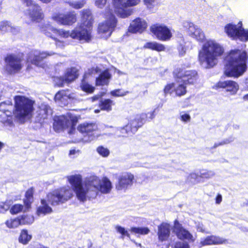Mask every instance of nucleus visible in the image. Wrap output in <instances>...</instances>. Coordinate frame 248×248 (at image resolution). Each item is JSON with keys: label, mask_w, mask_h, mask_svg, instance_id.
Listing matches in <instances>:
<instances>
[{"label": "nucleus", "mask_w": 248, "mask_h": 248, "mask_svg": "<svg viewBox=\"0 0 248 248\" xmlns=\"http://www.w3.org/2000/svg\"><path fill=\"white\" fill-rule=\"evenodd\" d=\"M68 180L77 198L82 202L86 201L87 198H95L99 192L102 194H108L112 188L111 181L106 177H103L101 181L96 176H91L85 179L83 184L80 174L69 176Z\"/></svg>", "instance_id": "nucleus-1"}, {"label": "nucleus", "mask_w": 248, "mask_h": 248, "mask_svg": "<svg viewBox=\"0 0 248 248\" xmlns=\"http://www.w3.org/2000/svg\"><path fill=\"white\" fill-rule=\"evenodd\" d=\"M82 23L71 32L62 30H57L49 23L41 25V31L46 36L56 40V37L60 36L63 38L70 36L73 39L88 41L91 39V31L93 24L91 12L89 9H84L81 12Z\"/></svg>", "instance_id": "nucleus-2"}, {"label": "nucleus", "mask_w": 248, "mask_h": 248, "mask_svg": "<svg viewBox=\"0 0 248 248\" xmlns=\"http://www.w3.org/2000/svg\"><path fill=\"white\" fill-rule=\"evenodd\" d=\"M247 53L245 50L235 49L230 51L225 58L224 73L228 77L238 78L247 69Z\"/></svg>", "instance_id": "nucleus-3"}, {"label": "nucleus", "mask_w": 248, "mask_h": 248, "mask_svg": "<svg viewBox=\"0 0 248 248\" xmlns=\"http://www.w3.org/2000/svg\"><path fill=\"white\" fill-rule=\"evenodd\" d=\"M224 52L222 46L213 40L207 41L199 52L201 64L206 68L213 67L217 62V57Z\"/></svg>", "instance_id": "nucleus-4"}, {"label": "nucleus", "mask_w": 248, "mask_h": 248, "mask_svg": "<svg viewBox=\"0 0 248 248\" xmlns=\"http://www.w3.org/2000/svg\"><path fill=\"white\" fill-rule=\"evenodd\" d=\"M34 103V101L27 97L16 95V122L24 124L31 119Z\"/></svg>", "instance_id": "nucleus-5"}, {"label": "nucleus", "mask_w": 248, "mask_h": 248, "mask_svg": "<svg viewBox=\"0 0 248 248\" xmlns=\"http://www.w3.org/2000/svg\"><path fill=\"white\" fill-rule=\"evenodd\" d=\"M16 103V96L13 97ZM16 104L13 105L11 102L7 101L0 103V122L4 126L13 127L16 120Z\"/></svg>", "instance_id": "nucleus-6"}, {"label": "nucleus", "mask_w": 248, "mask_h": 248, "mask_svg": "<svg viewBox=\"0 0 248 248\" xmlns=\"http://www.w3.org/2000/svg\"><path fill=\"white\" fill-rule=\"evenodd\" d=\"M72 196L71 190L63 187L48 193L47 195V200L52 206H56L67 201Z\"/></svg>", "instance_id": "nucleus-7"}, {"label": "nucleus", "mask_w": 248, "mask_h": 248, "mask_svg": "<svg viewBox=\"0 0 248 248\" xmlns=\"http://www.w3.org/2000/svg\"><path fill=\"white\" fill-rule=\"evenodd\" d=\"M225 31L227 35L234 40L241 41H248V30L242 27V23L239 22L237 25L228 24L225 27Z\"/></svg>", "instance_id": "nucleus-8"}, {"label": "nucleus", "mask_w": 248, "mask_h": 248, "mask_svg": "<svg viewBox=\"0 0 248 248\" xmlns=\"http://www.w3.org/2000/svg\"><path fill=\"white\" fill-rule=\"evenodd\" d=\"M140 2V0H113L115 12L122 18L127 17L132 14V10L126 8L137 5Z\"/></svg>", "instance_id": "nucleus-9"}, {"label": "nucleus", "mask_w": 248, "mask_h": 248, "mask_svg": "<svg viewBox=\"0 0 248 248\" xmlns=\"http://www.w3.org/2000/svg\"><path fill=\"white\" fill-rule=\"evenodd\" d=\"M173 74L177 78H182L185 84H193L197 79V73L195 70L184 71L181 68H176Z\"/></svg>", "instance_id": "nucleus-10"}, {"label": "nucleus", "mask_w": 248, "mask_h": 248, "mask_svg": "<svg viewBox=\"0 0 248 248\" xmlns=\"http://www.w3.org/2000/svg\"><path fill=\"white\" fill-rule=\"evenodd\" d=\"M150 31L158 40L161 41H168L172 37L170 30L163 24L153 25L150 27Z\"/></svg>", "instance_id": "nucleus-11"}, {"label": "nucleus", "mask_w": 248, "mask_h": 248, "mask_svg": "<svg viewBox=\"0 0 248 248\" xmlns=\"http://www.w3.org/2000/svg\"><path fill=\"white\" fill-rule=\"evenodd\" d=\"M97 129V125L94 123H84L78 127V131L84 137L85 141H91L94 139V132Z\"/></svg>", "instance_id": "nucleus-12"}, {"label": "nucleus", "mask_w": 248, "mask_h": 248, "mask_svg": "<svg viewBox=\"0 0 248 248\" xmlns=\"http://www.w3.org/2000/svg\"><path fill=\"white\" fill-rule=\"evenodd\" d=\"M155 109L150 113H142L140 115H137L134 119L131 120L130 123L127 125L130 126V129L134 134L138 130V128L141 126L145 123L147 119L150 120L155 117Z\"/></svg>", "instance_id": "nucleus-13"}, {"label": "nucleus", "mask_w": 248, "mask_h": 248, "mask_svg": "<svg viewBox=\"0 0 248 248\" xmlns=\"http://www.w3.org/2000/svg\"><path fill=\"white\" fill-rule=\"evenodd\" d=\"M117 20L115 16L110 14L105 22L99 25L98 31L100 33L106 34V37H108L110 36L111 33L114 30Z\"/></svg>", "instance_id": "nucleus-14"}, {"label": "nucleus", "mask_w": 248, "mask_h": 248, "mask_svg": "<svg viewBox=\"0 0 248 248\" xmlns=\"http://www.w3.org/2000/svg\"><path fill=\"white\" fill-rule=\"evenodd\" d=\"M55 54L52 51H40L38 50L31 51L27 59V62H30L36 66H40V62L48 56H51Z\"/></svg>", "instance_id": "nucleus-15"}, {"label": "nucleus", "mask_w": 248, "mask_h": 248, "mask_svg": "<svg viewBox=\"0 0 248 248\" xmlns=\"http://www.w3.org/2000/svg\"><path fill=\"white\" fill-rule=\"evenodd\" d=\"M27 6L29 7L28 14L32 20L39 22L43 17L40 7L32 0H24Z\"/></svg>", "instance_id": "nucleus-16"}, {"label": "nucleus", "mask_w": 248, "mask_h": 248, "mask_svg": "<svg viewBox=\"0 0 248 248\" xmlns=\"http://www.w3.org/2000/svg\"><path fill=\"white\" fill-rule=\"evenodd\" d=\"M134 178V175L130 173H122L118 177L116 188L118 190L126 189L132 185Z\"/></svg>", "instance_id": "nucleus-17"}, {"label": "nucleus", "mask_w": 248, "mask_h": 248, "mask_svg": "<svg viewBox=\"0 0 248 248\" xmlns=\"http://www.w3.org/2000/svg\"><path fill=\"white\" fill-rule=\"evenodd\" d=\"M71 125L73 127V122L67 116L62 115L55 118L53 123L54 129L56 131L65 129Z\"/></svg>", "instance_id": "nucleus-18"}, {"label": "nucleus", "mask_w": 248, "mask_h": 248, "mask_svg": "<svg viewBox=\"0 0 248 248\" xmlns=\"http://www.w3.org/2000/svg\"><path fill=\"white\" fill-rule=\"evenodd\" d=\"M78 71L75 67L68 69L63 77L57 78L56 79L59 80V82L56 81V84L59 87L63 86L64 83L70 82L78 78Z\"/></svg>", "instance_id": "nucleus-19"}, {"label": "nucleus", "mask_w": 248, "mask_h": 248, "mask_svg": "<svg viewBox=\"0 0 248 248\" xmlns=\"http://www.w3.org/2000/svg\"><path fill=\"white\" fill-rule=\"evenodd\" d=\"M52 19L58 23L62 25H70L76 21V15L74 13L67 15L56 14L52 16Z\"/></svg>", "instance_id": "nucleus-20"}, {"label": "nucleus", "mask_w": 248, "mask_h": 248, "mask_svg": "<svg viewBox=\"0 0 248 248\" xmlns=\"http://www.w3.org/2000/svg\"><path fill=\"white\" fill-rule=\"evenodd\" d=\"M33 189L31 188L26 192L25 199L24 200V205L16 204V214L20 211L25 212L31 207V203L33 202Z\"/></svg>", "instance_id": "nucleus-21"}, {"label": "nucleus", "mask_w": 248, "mask_h": 248, "mask_svg": "<svg viewBox=\"0 0 248 248\" xmlns=\"http://www.w3.org/2000/svg\"><path fill=\"white\" fill-rule=\"evenodd\" d=\"M173 232L177 237L181 240L191 239L192 235L186 229L184 228L177 220L174 221Z\"/></svg>", "instance_id": "nucleus-22"}, {"label": "nucleus", "mask_w": 248, "mask_h": 248, "mask_svg": "<svg viewBox=\"0 0 248 248\" xmlns=\"http://www.w3.org/2000/svg\"><path fill=\"white\" fill-rule=\"evenodd\" d=\"M147 27L146 22L141 19L137 18L134 20L131 23L128 28V31L131 33H141Z\"/></svg>", "instance_id": "nucleus-23"}, {"label": "nucleus", "mask_w": 248, "mask_h": 248, "mask_svg": "<svg viewBox=\"0 0 248 248\" xmlns=\"http://www.w3.org/2000/svg\"><path fill=\"white\" fill-rule=\"evenodd\" d=\"M217 88L226 89L227 92L231 94H235L239 89V85L236 82L232 80L220 81L216 85Z\"/></svg>", "instance_id": "nucleus-24"}, {"label": "nucleus", "mask_w": 248, "mask_h": 248, "mask_svg": "<svg viewBox=\"0 0 248 248\" xmlns=\"http://www.w3.org/2000/svg\"><path fill=\"white\" fill-rule=\"evenodd\" d=\"M170 227L169 224L163 222L158 226L157 235L159 241H167L170 236Z\"/></svg>", "instance_id": "nucleus-25"}, {"label": "nucleus", "mask_w": 248, "mask_h": 248, "mask_svg": "<svg viewBox=\"0 0 248 248\" xmlns=\"http://www.w3.org/2000/svg\"><path fill=\"white\" fill-rule=\"evenodd\" d=\"M111 129V133H109V136L114 135L116 137H127L133 134L130 129V126L126 125L123 127H114L110 126Z\"/></svg>", "instance_id": "nucleus-26"}, {"label": "nucleus", "mask_w": 248, "mask_h": 248, "mask_svg": "<svg viewBox=\"0 0 248 248\" xmlns=\"http://www.w3.org/2000/svg\"><path fill=\"white\" fill-rule=\"evenodd\" d=\"M5 65L4 69L9 75H13L16 73V55L8 54L5 58Z\"/></svg>", "instance_id": "nucleus-27"}, {"label": "nucleus", "mask_w": 248, "mask_h": 248, "mask_svg": "<svg viewBox=\"0 0 248 248\" xmlns=\"http://www.w3.org/2000/svg\"><path fill=\"white\" fill-rule=\"evenodd\" d=\"M227 240L222 237L211 235L201 239L200 245L202 246L212 245H219L226 243Z\"/></svg>", "instance_id": "nucleus-28"}, {"label": "nucleus", "mask_w": 248, "mask_h": 248, "mask_svg": "<svg viewBox=\"0 0 248 248\" xmlns=\"http://www.w3.org/2000/svg\"><path fill=\"white\" fill-rule=\"evenodd\" d=\"M49 203L47 200L42 199L41 200L40 205L37 208L36 214L38 216L44 217L46 215L52 213L53 210L49 205Z\"/></svg>", "instance_id": "nucleus-29"}, {"label": "nucleus", "mask_w": 248, "mask_h": 248, "mask_svg": "<svg viewBox=\"0 0 248 248\" xmlns=\"http://www.w3.org/2000/svg\"><path fill=\"white\" fill-rule=\"evenodd\" d=\"M178 46L177 49L179 55L183 56L186 54V50L189 48L192 47L191 43L189 41H186L184 37H180L179 40H178Z\"/></svg>", "instance_id": "nucleus-30"}, {"label": "nucleus", "mask_w": 248, "mask_h": 248, "mask_svg": "<svg viewBox=\"0 0 248 248\" xmlns=\"http://www.w3.org/2000/svg\"><path fill=\"white\" fill-rule=\"evenodd\" d=\"M71 98L70 92L69 90H61L58 92L55 96L56 101H60L66 104L68 103V100Z\"/></svg>", "instance_id": "nucleus-31"}, {"label": "nucleus", "mask_w": 248, "mask_h": 248, "mask_svg": "<svg viewBox=\"0 0 248 248\" xmlns=\"http://www.w3.org/2000/svg\"><path fill=\"white\" fill-rule=\"evenodd\" d=\"M111 75L109 72L108 70H105L96 78V85L103 86L108 84Z\"/></svg>", "instance_id": "nucleus-32"}, {"label": "nucleus", "mask_w": 248, "mask_h": 248, "mask_svg": "<svg viewBox=\"0 0 248 248\" xmlns=\"http://www.w3.org/2000/svg\"><path fill=\"white\" fill-rule=\"evenodd\" d=\"M143 47L157 51H162L165 49V47L163 45L156 42H148L144 45Z\"/></svg>", "instance_id": "nucleus-33"}, {"label": "nucleus", "mask_w": 248, "mask_h": 248, "mask_svg": "<svg viewBox=\"0 0 248 248\" xmlns=\"http://www.w3.org/2000/svg\"><path fill=\"white\" fill-rule=\"evenodd\" d=\"M34 221V217L32 216H28L23 215L18 216L16 217V222L17 221L19 224H30Z\"/></svg>", "instance_id": "nucleus-34"}, {"label": "nucleus", "mask_w": 248, "mask_h": 248, "mask_svg": "<svg viewBox=\"0 0 248 248\" xmlns=\"http://www.w3.org/2000/svg\"><path fill=\"white\" fill-rule=\"evenodd\" d=\"M184 28L187 31V32L189 36L192 37L195 34V31L198 28V26L194 25L191 22L186 21L183 23Z\"/></svg>", "instance_id": "nucleus-35"}, {"label": "nucleus", "mask_w": 248, "mask_h": 248, "mask_svg": "<svg viewBox=\"0 0 248 248\" xmlns=\"http://www.w3.org/2000/svg\"><path fill=\"white\" fill-rule=\"evenodd\" d=\"M13 27L10 22L2 21L0 23V35L12 31Z\"/></svg>", "instance_id": "nucleus-36"}, {"label": "nucleus", "mask_w": 248, "mask_h": 248, "mask_svg": "<svg viewBox=\"0 0 248 248\" xmlns=\"http://www.w3.org/2000/svg\"><path fill=\"white\" fill-rule=\"evenodd\" d=\"M112 101L109 99H102L100 101L99 107L101 109L109 111L111 110Z\"/></svg>", "instance_id": "nucleus-37"}, {"label": "nucleus", "mask_w": 248, "mask_h": 248, "mask_svg": "<svg viewBox=\"0 0 248 248\" xmlns=\"http://www.w3.org/2000/svg\"><path fill=\"white\" fill-rule=\"evenodd\" d=\"M31 236L29 235L28 231L26 230H23L19 237V242L24 245L27 244L31 239Z\"/></svg>", "instance_id": "nucleus-38"}, {"label": "nucleus", "mask_w": 248, "mask_h": 248, "mask_svg": "<svg viewBox=\"0 0 248 248\" xmlns=\"http://www.w3.org/2000/svg\"><path fill=\"white\" fill-rule=\"evenodd\" d=\"M131 233L141 235L147 234L150 232V230L147 227H131L130 229Z\"/></svg>", "instance_id": "nucleus-39"}, {"label": "nucleus", "mask_w": 248, "mask_h": 248, "mask_svg": "<svg viewBox=\"0 0 248 248\" xmlns=\"http://www.w3.org/2000/svg\"><path fill=\"white\" fill-rule=\"evenodd\" d=\"M69 5L72 8L78 9L82 8L85 4V0H79L78 1H70L68 2Z\"/></svg>", "instance_id": "nucleus-40"}, {"label": "nucleus", "mask_w": 248, "mask_h": 248, "mask_svg": "<svg viewBox=\"0 0 248 248\" xmlns=\"http://www.w3.org/2000/svg\"><path fill=\"white\" fill-rule=\"evenodd\" d=\"M80 88L82 90L88 93H92L94 90V87L86 82L85 80L82 81Z\"/></svg>", "instance_id": "nucleus-41"}, {"label": "nucleus", "mask_w": 248, "mask_h": 248, "mask_svg": "<svg viewBox=\"0 0 248 248\" xmlns=\"http://www.w3.org/2000/svg\"><path fill=\"white\" fill-rule=\"evenodd\" d=\"M186 85L183 83L179 84V85L175 88V91L177 95L182 96L184 95L186 92Z\"/></svg>", "instance_id": "nucleus-42"}, {"label": "nucleus", "mask_w": 248, "mask_h": 248, "mask_svg": "<svg viewBox=\"0 0 248 248\" xmlns=\"http://www.w3.org/2000/svg\"><path fill=\"white\" fill-rule=\"evenodd\" d=\"M192 37L195 38L197 41H202L205 38L204 34L202 30L198 27V28L195 31V33Z\"/></svg>", "instance_id": "nucleus-43"}, {"label": "nucleus", "mask_w": 248, "mask_h": 248, "mask_svg": "<svg viewBox=\"0 0 248 248\" xmlns=\"http://www.w3.org/2000/svg\"><path fill=\"white\" fill-rule=\"evenodd\" d=\"M12 203L13 202L11 200H7L5 202H0V213H4L8 210Z\"/></svg>", "instance_id": "nucleus-44"}, {"label": "nucleus", "mask_w": 248, "mask_h": 248, "mask_svg": "<svg viewBox=\"0 0 248 248\" xmlns=\"http://www.w3.org/2000/svg\"><path fill=\"white\" fill-rule=\"evenodd\" d=\"M23 57V53H19L18 56L16 55V72L21 69L22 65L26 62V61L24 60V59H21Z\"/></svg>", "instance_id": "nucleus-45"}, {"label": "nucleus", "mask_w": 248, "mask_h": 248, "mask_svg": "<svg viewBox=\"0 0 248 248\" xmlns=\"http://www.w3.org/2000/svg\"><path fill=\"white\" fill-rule=\"evenodd\" d=\"M115 229L117 232L122 234V238L124 239V236H127L129 238H130V234L128 233L127 231L125 230L124 228L117 225L116 226Z\"/></svg>", "instance_id": "nucleus-46"}, {"label": "nucleus", "mask_w": 248, "mask_h": 248, "mask_svg": "<svg viewBox=\"0 0 248 248\" xmlns=\"http://www.w3.org/2000/svg\"><path fill=\"white\" fill-rule=\"evenodd\" d=\"M96 150L97 153L103 157H107L109 154V150L102 146H99Z\"/></svg>", "instance_id": "nucleus-47"}, {"label": "nucleus", "mask_w": 248, "mask_h": 248, "mask_svg": "<svg viewBox=\"0 0 248 248\" xmlns=\"http://www.w3.org/2000/svg\"><path fill=\"white\" fill-rule=\"evenodd\" d=\"M214 175L215 173L212 170H203L200 171V176L202 178H210L214 176Z\"/></svg>", "instance_id": "nucleus-48"}, {"label": "nucleus", "mask_w": 248, "mask_h": 248, "mask_svg": "<svg viewBox=\"0 0 248 248\" xmlns=\"http://www.w3.org/2000/svg\"><path fill=\"white\" fill-rule=\"evenodd\" d=\"M143 1L147 7L151 11H153V9L157 3L156 0H144Z\"/></svg>", "instance_id": "nucleus-49"}, {"label": "nucleus", "mask_w": 248, "mask_h": 248, "mask_svg": "<svg viewBox=\"0 0 248 248\" xmlns=\"http://www.w3.org/2000/svg\"><path fill=\"white\" fill-rule=\"evenodd\" d=\"M127 93L128 92H124L120 89L115 90L110 92L111 95L113 96H123Z\"/></svg>", "instance_id": "nucleus-50"}, {"label": "nucleus", "mask_w": 248, "mask_h": 248, "mask_svg": "<svg viewBox=\"0 0 248 248\" xmlns=\"http://www.w3.org/2000/svg\"><path fill=\"white\" fill-rule=\"evenodd\" d=\"M233 140V139L231 137L228 139L224 140L223 141H222L221 142L215 143L214 144L213 147H212L211 149L216 148L219 146L222 145H224L225 144H228V143H230Z\"/></svg>", "instance_id": "nucleus-51"}, {"label": "nucleus", "mask_w": 248, "mask_h": 248, "mask_svg": "<svg viewBox=\"0 0 248 248\" xmlns=\"http://www.w3.org/2000/svg\"><path fill=\"white\" fill-rule=\"evenodd\" d=\"M174 248H189V246L186 242H177L174 244Z\"/></svg>", "instance_id": "nucleus-52"}, {"label": "nucleus", "mask_w": 248, "mask_h": 248, "mask_svg": "<svg viewBox=\"0 0 248 248\" xmlns=\"http://www.w3.org/2000/svg\"><path fill=\"white\" fill-rule=\"evenodd\" d=\"M198 178V175L195 173H192L188 176L187 181L191 183H195Z\"/></svg>", "instance_id": "nucleus-53"}, {"label": "nucleus", "mask_w": 248, "mask_h": 248, "mask_svg": "<svg viewBox=\"0 0 248 248\" xmlns=\"http://www.w3.org/2000/svg\"><path fill=\"white\" fill-rule=\"evenodd\" d=\"M174 88L173 84H169L166 85L164 89L165 94L170 93L171 90Z\"/></svg>", "instance_id": "nucleus-54"}, {"label": "nucleus", "mask_w": 248, "mask_h": 248, "mask_svg": "<svg viewBox=\"0 0 248 248\" xmlns=\"http://www.w3.org/2000/svg\"><path fill=\"white\" fill-rule=\"evenodd\" d=\"M16 219H10L7 220L5 224L6 226L9 228H14L15 225Z\"/></svg>", "instance_id": "nucleus-55"}, {"label": "nucleus", "mask_w": 248, "mask_h": 248, "mask_svg": "<svg viewBox=\"0 0 248 248\" xmlns=\"http://www.w3.org/2000/svg\"><path fill=\"white\" fill-rule=\"evenodd\" d=\"M107 2V0H97L95 1V5L99 8H102Z\"/></svg>", "instance_id": "nucleus-56"}, {"label": "nucleus", "mask_w": 248, "mask_h": 248, "mask_svg": "<svg viewBox=\"0 0 248 248\" xmlns=\"http://www.w3.org/2000/svg\"><path fill=\"white\" fill-rule=\"evenodd\" d=\"M181 119L182 121L187 122L190 119V116L188 114L185 113L181 115Z\"/></svg>", "instance_id": "nucleus-57"}, {"label": "nucleus", "mask_w": 248, "mask_h": 248, "mask_svg": "<svg viewBox=\"0 0 248 248\" xmlns=\"http://www.w3.org/2000/svg\"><path fill=\"white\" fill-rule=\"evenodd\" d=\"M197 230L199 232H205L204 229L203 228V225L202 223H199L197 225Z\"/></svg>", "instance_id": "nucleus-58"}, {"label": "nucleus", "mask_w": 248, "mask_h": 248, "mask_svg": "<svg viewBox=\"0 0 248 248\" xmlns=\"http://www.w3.org/2000/svg\"><path fill=\"white\" fill-rule=\"evenodd\" d=\"M222 201V196L220 194H218L216 198V202L217 204H219Z\"/></svg>", "instance_id": "nucleus-59"}, {"label": "nucleus", "mask_w": 248, "mask_h": 248, "mask_svg": "<svg viewBox=\"0 0 248 248\" xmlns=\"http://www.w3.org/2000/svg\"><path fill=\"white\" fill-rule=\"evenodd\" d=\"M10 212L11 214L12 215L16 214V205H13L12 206V207L10 210Z\"/></svg>", "instance_id": "nucleus-60"}, {"label": "nucleus", "mask_w": 248, "mask_h": 248, "mask_svg": "<svg viewBox=\"0 0 248 248\" xmlns=\"http://www.w3.org/2000/svg\"><path fill=\"white\" fill-rule=\"evenodd\" d=\"M101 97V96L99 95H95L94 96H93L92 98V101H96L98 99H99Z\"/></svg>", "instance_id": "nucleus-61"}, {"label": "nucleus", "mask_w": 248, "mask_h": 248, "mask_svg": "<svg viewBox=\"0 0 248 248\" xmlns=\"http://www.w3.org/2000/svg\"><path fill=\"white\" fill-rule=\"evenodd\" d=\"M239 228L243 232H248V228L245 226H241Z\"/></svg>", "instance_id": "nucleus-62"}, {"label": "nucleus", "mask_w": 248, "mask_h": 248, "mask_svg": "<svg viewBox=\"0 0 248 248\" xmlns=\"http://www.w3.org/2000/svg\"><path fill=\"white\" fill-rule=\"evenodd\" d=\"M5 143L0 141V153L1 150L4 147Z\"/></svg>", "instance_id": "nucleus-63"}, {"label": "nucleus", "mask_w": 248, "mask_h": 248, "mask_svg": "<svg viewBox=\"0 0 248 248\" xmlns=\"http://www.w3.org/2000/svg\"><path fill=\"white\" fill-rule=\"evenodd\" d=\"M243 99L244 101H248V93L246 94H245V95L243 96Z\"/></svg>", "instance_id": "nucleus-64"}]
</instances>
